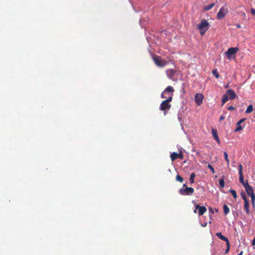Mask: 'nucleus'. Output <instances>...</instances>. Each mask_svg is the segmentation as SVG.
I'll return each mask as SVG.
<instances>
[{
	"mask_svg": "<svg viewBox=\"0 0 255 255\" xmlns=\"http://www.w3.org/2000/svg\"><path fill=\"white\" fill-rule=\"evenodd\" d=\"M227 109L229 111H233V110H234L235 109V107H233V106H229V107H228Z\"/></svg>",
	"mask_w": 255,
	"mask_h": 255,
	"instance_id": "nucleus-34",
	"label": "nucleus"
},
{
	"mask_svg": "<svg viewBox=\"0 0 255 255\" xmlns=\"http://www.w3.org/2000/svg\"><path fill=\"white\" fill-rule=\"evenodd\" d=\"M197 210H198V214L200 216L203 215L207 211V209L205 206H200L199 205L195 206V210L194 211L195 213H197Z\"/></svg>",
	"mask_w": 255,
	"mask_h": 255,
	"instance_id": "nucleus-8",
	"label": "nucleus"
},
{
	"mask_svg": "<svg viewBox=\"0 0 255 255\" xmlns=\"http://www.w3.org/2000/svg\"><path fill=\"white\" fill-rule=\"evenodd\" d=\"M214 4H215L214 3H213L210 5H208L204 7V10H209L211 9L214 6Z\"/></svg>",
	"mask_w": 255,
	"mask_h": 255,
	"instance_id": "nucleus-27",
	"label": "nucleus"
},
{
	"mask_svg": "<svg viewBox=\"0 0 255 255\" xmlns=\"http://www.w3.org/2000/svg\"><path fill=\"white\" fill-rule=\"evenodd\" d=\"M209 210H210L211 212L213 213V210H212V209L211 208H209Z\"/></svg>",
	"mask_w": 255,
	"mask_h": 255,
	"instance_id": "nucleus-40",
	"label": "nucleus"
},
{
	"mask_svg": "<svg viewBox=\"0 0 255 255\" xmlns=\"http://www.w3.org/2000/svg\"><path fill=\"white\" fill-rule=\"evenodd\" d=\"M212 134H213V136L214 139H215V140L217 141L218 143H220V141L219 136H218V134H217V129H214V128H212Z\"/></svg>",
	"mask_w": 255,
	"mask_h": 255,
	"instance_id": "nucleus-14",
	"label": "nucleus"
},
{
	"mask_svg": "<svg viewBox=\"0 0 255 255\" xmlns=\"http://www.w3.org/2000/svg\"><path fill=\"white\" fill-rule=\"evenodd\" d=\"M252 244L253 245L255 246V237L254 238Z\"/></svg>",
	"mask_w": 255,
	"mask_h": 255,
	"instance_id": "nucleus-38",
	"label": "nucleus"
},
{
	"mask_svg": "<svg viewBox=\"0 0 255 255\" xmlns=\"http://www.w3.org/2000/svg\"><path fill=\"white\" fill-rule=\"evenodd\" d=\"M250 205L248 200L244 201V208L246 211V213L247 215H249L250 213Z\"/></svg>",
	"mask_w": 255,
	"mask_h": 255,
	"instance_id": "nucleus-15",
	"label": "nucleus"
},
{
	"mask_svg": "<svg viewBox=\"0 0 255 255\" xmlns=\"http://www.w3.org/2000/svg\"><path fill=\"white\" fill-rule=\"evenodd\" d=\"M227 94L231 100H234L237 97V95L236 94L235 92L232 89L228 90L227 91Z\"/></svg>",
	"mask_w": 255,
	"mask_h": 255,
	"instance_id": "nucleus-12",
	"label": "nucleus"
},
{
	"mask_svg": "<svg viewBox=\"0 0 255 255\" xmlns=\"http://www.w3.org/2000/svg\"><path fill=\"white\" fill-rule=\"evenodd\" d=\"M194 191V189L192 187H189L186 183L183 184V188L179 190V193L183 196L192 195Z\"/></svg>",
	"mask_w": 255,
	"mask_h": 255,
	"instance_id": "nucleus-1",
	"label": "nucleus"
},
{
	"mask_svg": "<svg viewBox=\"0 0 255 255\" xmlns=\"http://www.w3.org/2000/svg\"><path fill=\"white\" fill-rule=\"evenodd\" d=\"M223 211H224V213L225 214V215H227L230 212V209L228 207V206L226 204H225L223 206Z\"/></svg>",
	"mask_w": 255,
	"mask_h": 255,
	"instance_id": "nucleus-21",
	"label": "nucleus"
},
{
	"mask_svg": "<svg viewBox=\"0 0 255 255\" xmlns=\"http://www.w3.org/2000/svg\"><path fill=\"white\" fill-rule=\"evenodd\" d=\"M245 118L241 119L237 123V128L235 129V132H237L240 130H242L244 128V126H242L241 124L246 120Z\"/></svg>",
	"mask_w": 255,
	"mask_h": 255,
	"instance_id": "nucleus-11",
	"label": "nucleus"
},
{
	"mask_svg": "<svg viewBox=\"0 0 255 255\" xmlns=\"http://www.w3.org/2000/svg\"><path fill=\"white\" fill-rule=\"evenodd\" d=\"M170 158L171 161H174L177 158L183 159V155L182 153H177L176 152H173L170 154Z\"/></svg>",
	"mask_w": 255,
	"mask_h": 255,
	"instance_id": "nucleus-10",
	"label": "nucleus"
},
{
	"mask_svg": "<svg viewBox=\"0 0 255 255\" xmlns=\"http://www.w3.org/2000/svg\"><path fill=\"white\" fill-rule=\"evenodd\" d=\"M216 236L218 237L222 241L226 242V243L229 242L228 239L222 235L221 233H217L216 234Z\"/></svg>",
	"mask_w": 255,
	"mask_h": 255,
	"instance_id": "nucleus-17",
	"label": "nucleus"
},
{
	"mask_svg": "<svg viewBox=\"0 0 255 255\" xmlns=\"http://www.w3.org/2000/svg\"><path fill=\"white\" fill-rule=\"evenodd\" d=\"M243 166L242 164L239 165V174H243Z\"/></svg>",
	"mask_w": 255,
	"mask_h": 255,
	"instance_id": "nucleus-29",
	"label": "nucleus"
},
{
	"mask_svg": "<svg viewBox=\"0 0 255 255\" xmlns=\"http://www.w3.org/2000/svg\"><path fill=\"white\" fill-rule=\"evenodd\" d=\"M195 174L194 173H192L190 174L189 181L191 184H192L194 182V178L195 177Z\"/></svg>",
	"mask_w": 255,
	"mask_h": 255,
	"instance_id": "nucleus-23",
	"label": "nucleus"
},
{
	"mask_svg": "<svg viewBox=\"0 0 255 255\" xmlns=\"http://www.w3.org/2000/svg\"><path fill=\"white\" fill-rule=\"evenodd\" d=\"M229 99V98L227 95H224L222 99V105H223L225 103H226L228 101Z\"/></svg>",
	"mask_w": 255,
	"mask_h": 255,
	"instance_id": "nucleus-19",
	"label": "nucleus"
},
{
	"mask_svg": "<svg viewBox=\"0 0 255 255\" xmlns=\"http://www.w3.org/2000/svg\"><path fill=\"white\" fill-rule=\"evenodd\" d=\"M251 12L253 15H255V9L252 8L251 9Z\"/></svg>",
	"mask_w": 255,
	"mask_h": 255,
	"instance_id": "nucleus-35",
	"label": "nucleus"
},
{
	"mask_svg": "<svg viewBox=\"0 0 255 255\" xmlns=\"http://www.w3.org/2000/svg\"><path fill=\"white\" fill-rule=\"evenodd\" d=\"M226 245H227V249H226V251H225V253H226V254L228 253L229 252V250H230V243H229V242H227V243H226Z\"/></svg>",
	"mask_w": 255,
	"mask_h": 255,
	"instance_id": "nucleus-31",
	"label": "nucleus"
},
{
	"mask_svg": "<svg viewBox=\"0 0 255 255\" xmlns=\"http://www.w3.org/2000/svg\"><path fill=\"white\" fill-rule=\"evenodd\" d=\"M208 167L210 169V170L211 171V172L213 173H215V171L213 167L211 165L208 164Z\"/></svg>",
	"mask_w": 255,
	"mask_h": 255,
	"instance_id": "nucleus-32",
	"label": "nucleus"
},
{
	"mask_svg": "<svg viewBox=\"0 0 255 255\" xmlns=\"http://www.w3.org/2000/svg\"><path fill=\"white\" fill-rule=\"evenodd\" d=\"M213 74L215 76V78L218 79L219 77V74L218 72V70L216 69L213 70L212 71Z\"/></svg>",
	"mask_w": 255,
	"mask_h": 255,
	"instance_id": "nucleus-26",
	"label": "nucleus"
},
{
	"mask_svg": "<svg viewBox=\"0 0 255 255\" xmlns=\"http://www.w3.org/2000/svg\"><path fill=\"white\" fill-rule=\"evenodd\" d=\"M236 27H237V28H241V25H240V24H237V25H236Z\"/></svg>",
	"mask_w": 255,
	"mask_h": 255,
	"instance_id": "nucleus-39",
	"label": "nucleus"
},
{
	"mask_svg": "<svg viewBox=\"0 0 255 255\" xmlns=\"http://www.w3.org/2000/svg\"><path fill=\"white\" fill-rule=\"evenodd\" d=\"M239 174V181L242 184V185L244 186V187L247 184H248L249 183H248V180H246V181H244L243 174Z\"/></svg>",
	"mask_w": 255,
	"mask_h": 255,
	"instance_id": "nucleus-16",
	"label": "nucleus"
},
{
	"mask_svg": "<svg viewBox=\"0 0 255 255\" xmlns=\"http://www.w3.org/2000/svg\"><path fill=\"white\" fill-rule=\"evenodd\" d=\"M224 155L225 159L227 162V164L228 166H229L230 164V160L228 158V155L227 152L226 151L224 152Z\"/></svg>",
	"mask_w": 255,
	"mask_h": 255,
	"instance_id": "nucleus-22",
	"label": "nucleus"
},
{
	"mask_svg": "<svg viewBox=\"0 0 255 255\" xmlns=\"http://www.w3.org/2000/svg\"><path fill=\"white\" fill-rule=\"evenodd\" d=\"M253 106L252 105H250L245 111L246 114H250L253 111Z\"/></svg>",
	"mask_w": 255,
	"mask_h": 255,
	"instance_id": "nucleus-20",
	"label": "nucleus"
},
{
	"mask_svg": "<svg viewBox=\"0 0 255 255\" xmlns=\"http://www.w3.org/2000/svg\"><path fill=\"white\" fill-rule=\"evenodd\" d=\"M166 74L167 77L169 79H172L173 77L174 76L175 71L174 69H167L166 71Z\"/></svg>",
	"mask_w": 255,
	"mask_h": 255,
	"instance_id": "nucleus-13",
	"label": "nucleus"
},
{
	"mask_svg": "<svg viewBox=\"0 0 255 255\" xmlns=\"http://www.w3.org/2000/svg\"><path fill=\"white\" fill-rule=\"evenodd\" d=\"M209 23L208 21L203 19L201 23L198 25V28L199 29L200 33L201 35H203L209 28Z\"/></svg>",
	"mask_w": 255,
	"mask_h": 255,
	"instance_id": "nucleus-3",
	"label": "nucleus"
},
{
	"mask_svg": "<svg viewBox=\"0 0 255 255\" xmlns=\"http://www.w3.org/2000/svg\"><path fill=\"white\" fill-rule=\"evenodd\" d=\"M243 255V252H241L240 254H239L238 255Z\"/></svg>",
	"mask_w": 255,
	"mask_h": 255,
	"instance_id": "nucleus-41",
	"label": "nucleus"
},
{
	"mask_svg": "<svg viewBox=\"0 0 255 255\" xmlns=\"http://www.w3.org/2000/svg\"><path fill=\"white\" fill-rule=\"evenodd\" d=\"M172 95H171V96L169 97L167 99L164 100L165 102H166L167 103H169L170 102L172 101Z\"/></svg>",
	"mask_w": 255,
	"mask_h": 255,
	"instance_id": "nucleus-33",
	"label": "nucleus"
},
{
	"mask_svg": "<svg viewBox=\"0 0 255 255\" xmlns=\"http://www.w3.org/2000/svg\"><path fill=\"white\" fill-rule=\"evenodd\" d=\"M219 182L221 187L223 188L225 187V181L223 178L219 179Z\"/></svg>",
	"mask_w": 255,
	"mask_h": 255,
	"instance_id": "nucleus-24",
	"label": "nucleus"
},
{
	"mask_svg": "<svg viewBox=\"0 0 255 255\" xmlns=\"http://www.w3.org/2000/svg\"><path fill=\"white\" fill-rule=\"evenodd\" d=\"M176 180L182 183L183 182V178L179 175H177L176 176Z\"/></svg>",
	"mask_w": 255,
	"mask_h": 255,
	"instance_id": "nucleus-28",
	"label": "nucleus"
},
{
	"mask_svg": "<svg viewBox=\"0 0 255 255\" xmlns=\"http://www.w3.org/2000/svg\"><path fill=\"white\" fill-rule=\"evenodd\" d=\"M174 91V88L172 87L169 86L165 88L163 93H171V95H173V93Z\"/></svg>",
	"mask_w": 255,
	"mask_h": 255,
	"instance_id": "nucleus-18",
	"label": "nucleus"
},
{
	"mask_svg": "<svg viewBox=\"0 0 255 255\" xmlns=\"http://www.w3.org/2000/svg\"><path fill=\"white\" fill-rule=\"evenodd\" d=\"M241 196L244 201L248 200L245 193L244 192H241Z\"/></svg>",
	"mask_w": 255,
	"mask_h": 255,
	"instance_id": "nucleus-30",
	"label": "nucleus"
},
{
	"mask_svg": "<svg viewBox=\"0 0 255 255\" xmlns=\"http://www.w3.org/2000/svg\"><path fill=\"white\" fill-rule=\"evenodd\" d=\"M229 192L232 194L234 199H237V194L236 191L235 190L231 189L229 190Z\"/></svg>",
	"mask_w": 255,
	"mask_h": 255,
	"instance_id": "nucleus-25",
	"label": "nucleus"
},
{
	"mask_svg": "<svg viewBox=\"0 0 255 255\" xmlns=\"http://www.w3.org/2000/svg\"><path fill=\"white\" fill-rule=\"evenodd\" d=\"M164 94H165V93H163V92L161 94V97L162 98H166V97H165V96L164 95Z\"/></svg>",
	"mask_w": 255,
	"mask_h": 255,
	"instance_id": "nucleus-36",
	"label": "nucleus"
},
{
	"mask_svg": "<svg viewBox=\"0 0 255 255\" xmlns=\"http://www.w3.org/2000/svg\"><path fill=\"white\" fill-rule=\"evenodd\" d=\"M228 87H229V85H228V84H227V85H226V86H225V88H228Z\"/></svg>",
	"mask_w": 255,
	"mask_h": 255,
	"instance_id": "nucleus-42",
	"label": "nucleus"
},
{
	"mask_svg": "<svg viewBox=\"0 0 255 255\" xmlns=\"http://www.w3.org/2000/svg\"><path fill=\"white\" fill-rule=\"evenodd\" d=\"M225 119V117L223 116H221L220 118V121H221Z\"/></svg>",
	"mask_w": 255,
	"mask_h": 255,
	"instance_id": "nucleus-37",
	"label": "nucleus"
},
{
	"mask_svg": "<svg viewBox=\"0 0 255 255\" xmlns=\"http://www.w3.org/2000/svg\"><path fill=\"white\" fill-rule=\"evenodd\" d=\"M239 50L237 47L229 48L226 52L225 54L228 59H231L232 56L235 55Z\"/></svg>",
	"mask_w": 255,
	"mask_h": 255,
	"instance_id": "nucleus-6",
	"label": "nucleus"
},
{
	"mask_svg": "<svg viewBox=\"0 0 255 255\" xmlns=\"http://www.w3.org/2000/svg\"><path fill=\"white\" fill-rule=\"evenodd\" d=\"M152 58L155 65L158 67H163L167 64V62L161 58L159 56L153 55Z\"/></svg>",
	"mask_w": 255,
	"mask_h": 255,
	"instance_id": "nucleus-4",
	"label": "nucleus"
},
{
	"mask_svg": "<svg viewBox=\"0 0 255 255\" xmlns=\"http://www.w3.org/2000/svg\"><path fill=\"white\" fill-rule=\"evenodd\" d=\"M246 192L248 196H250L251 198L252 205L253 208H255V194L253 189L249 184L244 186Z\"/></svg>",
	"mask_w": 255,
	"mask_h": 255,
	"instance_id": "nucleus-2",
	"label": "nucleus"
},
{
	"mask_svg": "<svg viewBox=\"0 0 255 255\" xmlns=\"http://www.w3.org/2000/svg\"><path fill=\"white\" fill-rule=\"evenodd\" d=\"M171 107V104L170 103H167L164 100L161 103L159 109L160 111H163L164 115H166V113L170 110Z\"/></svg>",
	"mask_w": 255,
	"mask_h": 255,
	"instance_id": "nucleus-5",
	"label": "nucleus"
},
{
	"mask_svg": "<svg viewBox=\"0 0 255 255\" xmlns=\"http://www.w3.org/2000/svg\"><path fill=\"white\" fill-rule=\"evenodd\" d=\"M203 95L201 93H197L195 96V102L198 106H200L203 103Z\"/></svg>",
	"mask_w": 255,
	"mask_h": 255,
	"instance_id": "nucleus-9",
	"label": "nucleus"
},
{
	"mask_svg": "<svg viewBox=\"0 0 255 255\" xmlns=\"http://www.w3.org/2000/svg\"><path fill=\"white\" fill-rule=\"evenodd\" d=\"M228 13V9L227 8L222 6L220 9L219 10V11L217 13V18L218 19H222L224 17H225L226 15V14Z\"/></svg>",
	"mask_w": 255,
	"mask_h": 255,
	"instance_id": "nucleus-7",
	"label": "nucleus"
}]
</instances>
